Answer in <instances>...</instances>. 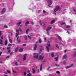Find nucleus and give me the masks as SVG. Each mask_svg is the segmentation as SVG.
Wrapping results in <instances>:
<instances>
[{
    "label": "nucleus",
    "mask_w": 76,
    "mask_h": 76,
    "mask_svg": "<svg viewBox=\"0 0 76 76\" xmlns=\"http://www.w3.org/2000/svg\"><path fill=\"white\" fill-rule=\"evenodd\" d=\"M44 39H45V40H46L47 39V38L46 37H45Z\"/></svg>",
    "instance_id": "nucleus-56"
},
{
    "label": "nucleus",
    "mask_w": 76,
    "mask_h": 76,
    "mask_svg": "<svg viewBox=\"0 0 76 76\" xmlns=\"http://www.w3.org/2000/svg\"><path fill=\"white\" fill-rule=\"evenodd\" d=\"M44 56H43L40 55L39 56V59L40 60H43V58H44Z\"/></svg>",
    "instance_id": "nucleus-6"
},
{
    "label": "nucleus",
    "mask_w": 76,
    "mask_h": 76,
    "mask_svg": "<svg viewBox=\"0 0 76 76\" xmlns=\"http://www.w3.org/2000/svg\"><path fill=\"white\" fill-rule=\"evenodd\" d=\"M29 31V29H27L26 30V33L27 34H28V31Z\"/></svg>",
    "instance_id": "nucleus-31"
},
{
    "label": "nucleus",
    "mask_w": 76,
    "mask_h": 76,
    "mask_svg": "<svg viewBox=\"0 0 76 76\" xmlns=\"http://www.w3.org/2000/svg\"><path fill=\"white\" fill-rule=\"evenodd\" d=\"M74 51H75V52L74 53V54H73L74 56H75L76 55V49H74Z\"/></svg>",
    "instance_id": "nucleus-18"
},
{
    "label": "nucleus",
    "mask_w": 76,
    "mask_h": 76,
    "mask_svg": "<svg viewBox=\"0 0 76 76\" xmlns=\"http://www.w3.org/2000/svg\"><path fill=\"white\" fill-rule=\"evenodd\" d=\"M70 28V26H66V28Z\"/></svg>",
    "instance_id": "nucleus-33"
},
{
    "label": "nucleus",
    "mask_w": 76,
    "mask_h": 76,
    "mask_svg": "<svg viewBox=\"0 0 76 76\" xmlns=\"http://www.w3.org/2000/svg\"><path fill=\"white\" fill-rule=\"evenodd\" d=\"M51 29V27H49L46 30V31L47 32V34L49 36H50V34H49V33L48 32H49V31Z\"/></svg>",
    "instance_id": "nucleus-3"
},
{
    "label": "nucleus",
    "mask_w": 76,
    "mask_h": 76,
    "mask_svg": "<svg viewBox=\"0 0 76 76\" xmlns=\"http://www.w3.org/2000/svg\"><path fill=\"white\" fill-rule=\"evenodd\" d=\"M39 42L40 44H41V43L42 42V41L41 40V39H39Z\"/></svg>",
    "instance_id": "nucleus-30"
},
{
    "label": "nucleus",
    "mask_w": 76,
    "mask_h": 76,
    "mask_svg": "<svg viewBox=\"0 0 76 76\" xmlns=\"http://www.w3.org/2000/svg\"><path fill=\"white\" fill-rule=\"evenodd\" d=\"M57 59H58V57H56L55 58V60L56 61H58V60Z\"/></svg>",
    "instance_id": "nucleus-24"
},
{
    "label": "nucleus",
    "mask_w": 76,
    "mask_h": 76,
    "mask_svg": "<svg viewBox=\"0 0 76 76\" xmlns=\"http://www.w3.org/2000/svg\"><path fill=\"white\" fill-rule=\"evenodd\" d=\"M12 44H9L8 45V46H12Z\"/></svg>",
    "instance_id": "nucleus-58"
},
{
    "label": "nucleus",
    "mask_w": 76,
    "mask_h": 76,
    "mask_svg": "<svg viewBox=\"0 0 76 76\" xmlns=\"http://www.w3.org/2000/svg\"><path fill=\"white\" fill-rule=\"evenodd\" d=\"M1 39H3V37H1Z\"/></svg>",
    "instance_id": "nucleus-62"
},
{
    "label": "nucleus",
    "mask_w": 76,
    "mask_h": 76,
    "mask_svg": "<svg viewBox=\"0 0 76 76\" xmlns=\"http://www.w3.org/2000/svg\"><path fill=\"white\" fill-rule=\"evenodd\" d=\"M23 46H25V47H26V44H23Z\"/></svg>",
    "instance_id": "nucleus-49"
},
{
    "label": "nucleus",
    "mask_w": 76,
    "mask_h": 76,
    "mask_svg": "<svg viewBox=\"0 0 76 76\" xmlns=\"http://www.w3.org/2000/svg\"><path fill=\"white\" fill-rule=\"evenodd\" d=\"M23 75H24V76H26V72H24Z\"/></svg>",
    "instance_id": "nucleus-35"
},
{
    "label": "nucleus",
    "mask_w": 76,
    "mask_h": 76,
    "mask_svg": "<svg viewBox=\"0 0 76 76\" xmlns=\"http://www.w3.org/2000/svg\"><path fill=\"white\" fill-rule=\"evenodd\" d=\"M6 10L5 8H3L2 10V13H4L5 11Z\"/></svg>",
    "instance_id": "nucleus-11"
},
{
    "label": "nucleus",
    "mask_w": 76,
    "mask_h": 76,
    "mask_svg": "<svg viewBox=\"0 0 76 76\" xmlns=\"http://www.w3.org/2000/svg\"><path fill=\"white\" fill-rule=\"evenodd\" d=\"M42 65H41L40 68V71H41V70H42Z\"/></svg>",
    "instance_id": "nucleus-22"
},
{
    "label": "nucleus",
    "mask_w": 76,
    "mask_h": 76,
    "mask_svg": "<svg viewBox=\"0 0 76 76\" xmlns=\"http://www.w3.org/2000/svg\"><path fill=\"white\" fill-rule=\"evenodd\" d=\"M29 24V21H27L25 23V26H26V25H28Z\"/></svg>",
    "instance_id": "nucleus-25"
},
{
    "label": "nucleus",
    "mask_w": 76,
    "mask_h": 76,
    "mask_svg": "<svg viewBox=\"0 0 76 76\" xmlns=\"http://www.w3.org/2000/svg\"><path fill=\"white\" fill-rule=\"evenodd\" d=\"M49 5H51L53 3V1L52 0H48L47 1Z\"/></svg>",
    "instance_id": "nucleus-4"
},
{
    "label": "nucleus",
    "mask_w": 76,
    "mask_h": 76,
    "mask_svg": "<svg viewBox=\"0 0 76 76\" xmlns=\"http://www.w3.org/2000/svg\"><path fill=\"white\" fill-rule=\"evenodd\" d=\"M55 22V20H53L50 23L51 24H53L54 22Z\"/></svg>",
    "instance_id": "nucleus-23"
},
{
    "label": "nucleus",
    "mask_w": 76,
    "mask_h": 76,
    "mask_svg": "<svg viewBox=\"0 0 76 76\" xmlns=\"http://www.w3.org/2000/svg\"><path fill=\"white\" fill-rule=\"evenodd\" d=\"M28 38H29V39H31V37H30L29 35L28 36Z\"/></svg>",
    "instance_id": "nucleus-47"
},
{
    "label": "nucleus",
    "mask_w": 76,
    "mask_h": 76,
    "mask_svg": "<svg viewBox=\"0 0 76 76\" xmlns=\"http://www.w3.org/2000/svg\"><path fill=\"white\" fill-rule=\"evenodd\" d=\"M19 30H16V37H18V35H20V34H19Z\"/></svg>",
    "instance_id": "nucleus-8"
},
{
    "label": "nucleus",
    "mask_w": 76,
    "mask_h": 76,
    "mask_svg": "<svg viewBox=\"0 0 76 76\" xmlns=\"http://www.w3.org/2000/svg\"><path fill=\"white\" fill-rule=\"evenodd\" d=\"M41 47H42V48L40 49V51H42V50L44 49V48H42V46H41Z\"/></svg>",
    "instance_id": "nucleus-28"
},
{
    "label": "nucleus",
    "mask_w": 76,
    "mask_h": 76,
    "mask_svg": "<svg viewBox=\"0 0 76 76\" xmlns=\"http://www.w3.org/2000/svg\"><path fill=\"white\" fill-rule=\"evenodd\" d=\"M48 46H46V48L48 52H49V47H50V43H48L47 44Z\"/></svg>",
    "instance_id": "nucleus-5"
},
{
    "label": "nucleus",
    "mask_w": 76,
    "mask_h": 76,
    "mask_svg": "<svg viewBox=\"0 0 76 76\" xmlns=\"http://www.w3.org/2000/svg\"><path fill=\"white\" fill-rule=\"evenodd\" d=\"M34 50H36V49H37V44H36L35 45V46H34Z\"/></svg>",
    "instance_id": "nucleus-17"
},
{
    "label": "nucleus",
    "mask_w": 76,
    "mask_h": 76,
    "mask_svg": "<svg viewBox=\"0 0 76 76\" xmlns=\"http://www.w3.org/2000/svg\"><path fill=\"white\" fill-rule=\"evenodd\" d=\"M4 76H7V75H4Z\"/></svg>",
    "instance_id": "nucleus-63"
},
{
    "label": "nucleus",
    "mask_w": 76,
    "mask_h": 76,
    "mask_svg": "<svg viewBox=\"0 0 76 76\" xmlns=\"http://www.w3.org/2000/svg\"><path fill=\"white\" fill-rule=\"evenodd\" d=\"M1 31H0V35H1Z\"/></svg>",
    "instance_id": "nucleus-52"
},
{
    "label": "nucleus",
    "mask_w": 76,
    "mask_h": 76,
    "mask_svg": "<svg viewBox=\"0 0 76 76\" xmlns=\"http://www.w3.org/2000/svg\"><path fill=\"white\" fill-rule=\"evenodd\" d=\"M72 66H73V64H72L70 66H68L66 67V69H69V68H70V67H72Z\"/></svg>",
    "instance_id": "nucleus-9"
},
{
    "label": "nucleus",
    "mask_w": 76,
    "mask_h": 76,
    "mask_svg": "<svg viewBox=\"0 0 76 76\" xmlns=\"http://www.w3.org/2000/svg\"><path fill=\"white\" fill-rule=\"evenodd\" d=\"M0 44L1 45L3 44V43H2V42H0Z\"/></svg>",
    "instance_id": "nucleus-55"
},
{
    "label": "nucleus",
    "mask_w": 76,
    "mask_h": 76,
    "mask_svg": "<svg viewBox=\"0 0 76 76\" xmlns=\"http://www.w3.org/2000/svg\"><path fill=\"white\" fill-rule=\"evenodd\" d=\"M10 50H9L8 51V53H10Z\"/></svg>",
    "instance_id": "nucleus-53"
},
{
    "label": "nucleus",
    "mask_w": 76,
    "mask_h": 76,
    "mask_svg": "<svg viewBox=\"0 0 76 76\" xmlns=\"http://www.w3.org/2000/svg\"><path fill=\"white\" fill-rule=\"evenodd\" d=\"M70 41H71V39H69L68 40V42H70Z\"/></svg>",
    "instance_id": "nucleus-54"
},
{
    "label": "nucleus",
    "mask_w": 76,
    "mask_h": 76,
    "mask_svg": "<svg viewBox=\"0 0 76 76\" xmlns=\"http://www.w3.org/2000/svg\"><path fill=\"white\" fill-rule=\"evenodd\" d=\"M33 72L32 73L34 74H35V69H33Z\"/></svg>",
    "instance_id": "nucleus-19"
},
{
    "label": "nucleus",
    "mask_w": 76,
    "mask_h": 76,
    "mask_svg": "<svg viewBox=\"0 0 76 76\" xmlns=\"http://www.w3.org/2000/svg\"><path fill=\"white\" fill-rule=\"evenodd\" d=\"M10 57V56H7V57H6V58H9Z\"/></svg>",
    "instance_id": "nucleus-51"
},
{
    "label": "nucleus",
    "mask_w": 76,
    "mask_h": 76,
    "mask_svg": "<svg viewBox=\"0 0 76 76\" xmlns=\"http://www.w3.org/2000/svg\"><path fill=\"white\" fill-rule=\"evenodd\" d=\"M9 41L11 43H12V40L10 39V38H9Z\"/></svg>",
    "instance_id": "nucleus-34"
},
{
    "label": "nucleus",
    "mask_w": 76,
    "mask_h": 76,
    "mask_svg": "<svg viewBox=\"0 0 76 76\" xmlns=\"http://www.w3.org/2000/svg\"><path fill=\"white\" fill-rule=\"evenodd\" d=\"M57 37H58L59 39V40H60L61 41V37H60V36L57 35Z\"/></svg>",
    "instance_id": "nucleus-12"
},
{
    "label": "nucleus",
    "mask_w": 76,
    "mask_h": 76,
    "mask_svg": "<svg viewBox=\"0 0 76 76\" xmlns=\"http://www.w3.org/2000/svg\"><path fill=\"white\" fill-rule=\"evenodd\" d=\"M0 42H2V40H1V39H0Z\"/></svg>",
    "instance_id": "nucleus-64"
},
{
    "label": "nucleus",
    "mask_w": 76,
    "mask_h": 76,
    "mask_svg": "<svg viewBox=\"0 0 76 76\" xmlns=\"http://www.w3.org/2000/svg\"><path fill=\"white\" fill-rule=\"evenodd\" d=\"M73 11L74 12H76V9H73Z\"/></svg>",
    "instance_id": "nucleus-41"
},
{
    "label": "nucleus",
    "mask_w": 76,
    "mask_h": 76,
    "mask_svg": "<svg viewBox=\"0 0 76 76\" xmlns=\"http://www.w3.org/2000/svg\"><path fill=\"white\" fill-rule=\"evenodd\" d=\"M27 76H31V73L28 74L27 75Z\"/></svg>",
    "instance_id": "nucleus-32"
},
{
    "label": "nucleus",
    "mask_w": 76,
    "mask_h": 76,
    "mask_svg": "<svg viewBox=\"0 0 76 76\" xmlns=\"http://www.w3.org/2000/svg\"><path fill=\"white\" fill-rule=\"evenodd\" d=\"M67 58V55L66 54H65V55H64L62 57V59H64L66 58Z\"/></svg>",
    "instance_id": "nucleus-10"
},
{
    "label": "nucleus",
    "mask_w": 76,
    "mask_h": 76,
    "mask_svg": "<svg viewBox=\"0 0 76 76\" xmlns=\"http://www.w3.org/2000/svg\"><path fill=\"white\" fill-rule=\"evenodd\" d=\"M10 55H12V54H13V52H11L10 53Z\"/></svg>",
    "instance_id": "nucleus-59"
},
{
    "label": "nucleus",
    "mask_w": 76,
    "mask_h": 76,
    "mask_svg": "<svg viewBox=\"0 0 76 76\" xmlns=\"http://www.w3.org/2000/svg\"><path fill=\"white\" fill-rule=\"evenodd\" d=\"M51 55L52 57H54V53L53 52L52 53Z\"/></svg>",
    "instance_id": "nucleus-21"
},
{
    "label": "nucleus",
    "mask_w": 76,
    "mask_h": 76,
    "mask_svg": "<svg viewBox=\"0 0 76 76\" xmlns=\"http://www.w3.org/2000/svg\"><path fill=\"white\" fill-rule=\"evenodd\" d=\"M19 37H18L17 38V41H18V42H20V39H19Z\"/></svg>",
    "instance_id": "nucleus-15"
},
{
    "label": "nucleus",
    "mask_w": 76,
    "mask_h": 76,
    "mask_svg": "<svg viewBox=\"0 0 76 76\" xmlns=\"http://www.w3.org/2000/svg\"><path fill=\"white\" fill-rule=\"evenodd\" d=\"M66 61H64V62H63V64H66Z\"/></svg>",
    "instance_id": "nucleus-38"
},
{
    "label": "nucleus",
    "mask_w": 76,
    "mask_h": 76,
    "mask_svg": "<svg viewBox=\"0 0 76 76\" xmlns=\"http://www.w3.org/2000/svg\"><path fill=\"white\" fill-rule=\"evenodd\" d=\"M11 34L12 36H13V34H12V33H11Z\"/></svg>",
    "instance_id": "nucleus-60"
},
{
    "label": "nucleus",
    "mask_w": 76,
    "mask_h": 76,
    "mask_svg": "<svg viewBox=\"0 0 76 76\" xmlns=\"http://www.w3.org/2000/svg\"><path fill=\"white\" fill-rule=\"evenodd\" d=\"M56 73H57V74H59L60 72V71H56Z\"/></svg>",
    "instance_id": "nucleus-36"
},
{
    "label": "nucleus",
    "mask_w": 76,
    "mask_h": 76,
    "mask_svg": "<svg viewBox=\"0 0 76 76\" xmlns=\"http://www.w3.org/2000/svg\"><path fill=\"white\" fill-rule=\"evenodd\" d=\"M23 50V48H21L20 49L19 51H20V52H22Z\"/></svg>",
    "instance_id": "nucleus-20"
},
{
    "label": "nucleus",
    "mask_w": 76,
    "mask_h": 76,
    "mask_svg": "<svg viewBox=\"0 0 76 76\" xmlns=\"http://www.w3.org/2000/svg\"><path fill=\"white\" fill-rule=\"evenodd\" d=\"M34 57L36 59H38V53H34Z\"/></svg>",
    "instance_id": "nucleus-2"
},
{
    "label": "nucleus",
    "mask_w": 76,
    "mask_h": 76,
    "mask_svg": "<svg viewBox=\"0 0 76 76\" xmlns=\"http://www.w3.org/2000/svg\"><path fill=\"white\" fill-rule=\"evenodd\" d=\"M39 23H40V25L41 26V25H42V24H41V21H39Z\"/></svg>",
    "instance_id": "nucleus-40"
},
{
    "label": "nucleus",
    "mask_w": 76,
    "mask_h": 76,
    "mask_svg": "<svg viewBox=\"0 0 76 76\" xmlns=\"http://www.w3.org/2000/svg\"><path fill=\"white\" fill-rule=\"evenodd\" d=\"M2 54V52H0V56L1 55V54Z\"/></svg>",
    "instance_id": "nucleus-57"
},
{
    "label": "nucleus",
    "mask_w": 76,
    "mask_h": 76,
    "mask_svg": "<svg viewBox=\"0 0 76 76\" xmlns=\"http://www.w3.org/2000/svg\"><path fill=\"white\" fill-rule=\"evenodd\" d=\"M19 31H20L21 32H22V29L20 28H19Z\"/></svg>",
    "instance_id": "nucleus-44"
},
{
    "label": "nucleus",
    "mask_w": 76,
    "mask_h": 76,
    "mask_svg": "<svg viewBox=\"0 0 76 76\" xmlns=\"http://www.w3.org/2000/svg\"><path fill=\"white\" fill-rule=\"evenodd\" d=\"M65 24V22H62L61 23V26H62V25H64Z\"/></svg>",
    "instance_id": "nucleus-27"
},
{
    "label": "nucleus",
    "mask_w": 76,
    "mask_h": 76,
    "mask_svg": "<svg viewBox=\"0 0 76 76\" xmlns=\"http://www.w3.org/2000/svg\"><path fill=\"white\" fill-rule=\"evenodd\" d=\"M43 13H46V12H45V11L44 10L43 11Z\"/></svg>",
    "instance_id": "nucleus-50"
},
{
    "label": "nucleus",
    "mask_w": 76,
    "mask_h": 76,
    "mask_svg": "<svg viewBox=\"0 0 76 76\" xmlns=\"http://www.w3.org/2000/svg\"><path fill=\"white\" fill-rule=\"evenodd\" d=\"M24 38L25 40H26L27 39V36H25Z\"/></svg>",
    "instance_id": "nucleus-29"
},
{
    "label": "nucleus",
    "mask_w": 76,
    "mask_h": 76,
    "mask_svg": "<svg viewBox=\"0 0 76 76\" xmlns=\"http://www.w3.org/2000/svg\"><path fill=\"white\" fill-rule=\"evenodd\" d=\"M26 56H27V54H25L23 55V60L25 61L26 59Z\"/></svg>",
    "instance_id": "nucleus-7"
},
{
    "label": "nucleus",
    "mask_w": 76,
    "mask_h": 76,
    "mask_svg": "<svg viewBox=\"0 0 76 76\" xmlns=\"http://www.w3.org/2000/svg\"><path fill=\"white\" fill-rule=\"evenodd\" d=\"M56 46L57 48H58V45H56Z\"/></svg>",
    "instance_id": "nucleus-48"
},
{
    "label": "nucleus",
    "mask_w": 76,
    "mask_h": 76,
    "mask_svg": "<svg viewBox=\"0 0 76 76\" xmlns=\"http://www.w3.org/2000/svg\"><path fill=\"white\" fill-rule=\"evenodd\" d=\"M18 48H16L15 50V52H16L18 51Z\"/></svg>",
    "instance_id": "nucleus-26"
},
{
    "label": "nucleus",
    "mask_w": 76,
    "mask_h": 76,
    "mask_svg": "<svg viewBox=\"0 0 76 76\" xmlns=\"http://www.w3.org/2000/svg\"><path fill=\"white\" fill-rule=\"evenodd\" d=\"M4 28H7V26H4Z\"/></svg>",
    "instance_id": "nucleus-43"
},
{
    "label": "nucleus",
    "mask_w": 76,
    "mask_h": 76,
    "mask_svg": "<svg viewBox=\"0 0 76 76\" xmlns=\"http://www.w3.org/2000/svg\"><path fill=\"white\" fill-rule=\"evenodd\" d=\"M20 61H18L15 63L16 66H18V64H20Z\"/></svg>",
    "instance_id": "nucleus-14"
},
{
    "label": "nucleus",
    "mask_w": 76,
    "mask_h": 76,
    "mask_svg": "<svg viewBox=\"0 0 76 76\" xmlns=\"http://www.w3.org/2000/svg\"><path fill=\"white\" fill-rule=\"evenodd\" d=\"M55 65L57 67H59L60 65H57V64H55Z\"/></svg>",
    "instance_id": "nucleus-37"
},
{
    "label": "nucleus",
    "mask_w": 76,
    "mask_h": 76,
    "mask_svg": "<svg viewBox=\"0 0 76 76\" xmlns=\"http://www.w3.org/2000/svg\"><path fill=\"white\" fill-rule=\"evenodd\" d=\"M4 73H5V74H7V72H4Z\"/></svg>",
    "instance_id": "nucleus-61"
},
{
    "label": "nucleus",
    "mask_w": 76,
    "mask_h": 76,
    "mask_svg": "<svg viewBox=\"0 0 76 76\" xmlns=\"http://www.w3.org/2000/svg\"><path fill=\"white\" fill-rule=\"evenodd\" d=\"M60 7L59 6H58L56 7L54 9V10L53 11V14H54V15H56V12L57 11H58L59 10H60Z\"/></svg>",
    "instance_id": "nucleus-1"
},
{
    "label": "nucleus",
    "mask_w": 76,
    "mask_h": 76,
    "mask_svg": "<svg viewBox=\"0 0 76 76\" xmlns=\"http://www.w3.org/2000/svg\"><path fill=\"white\" fill-rule=\"evenodd\" d=\"M7 44V40H6L4 42V45H6Z\"/></svg>",
    "instance_id": "nucleus-16"
},
{
    "label": "nucleus",
    "mask_w": 76,
    "mask_h": 76,
    "mask_svg": "<svg viewBox=\"0 0 76 76\" xmlns=\"http://www.w3.org/2000/svg\"><path fill=\"white\" fill-rule=\"evenodd\" d=\"M7 50H10V47H7Z\"/></svg>",
    "instance_id": "nucleus-45"
},
{
    "label": "nucleus",
    "mask_w": 76,
    "mask_h": 76,
    "mask_svg": "<svg viewBox=\"0 0 76 76\" xmlns=\"http://www.w3.org/2000/svg\"><path fill=\"white\" fill-rule=\"evenodd\" d=\"M51 68V66H49L48 68V70L49 69Z\"/></svg>",
    "instance_id": "nucleus-39"
},
{
    "label": "nucleus",
    "mask_w": 76,
    "mask_h": 76,
    "mask_svg": "<svg viewBox=\"0 0 76 76\" xmlns=\"http://www.w3.org/2000/svg\"><path fill=\"white\" fill-rule=\"evenodd\" d=\"M21 22H19L17 23V25L18 26H19L20 25V23H21Z\"/></svg>",
    "instance_id": "nucleus-13"
},
{
    "label": "nucleus",
    "mask_w": 76,
    "mask_h": 76,
    "mask_svg": "<svg viewBox=\"0 0 76 76\" xmlns=\"http://www.w3.org/2000/svg\"><path fill=\"white\" fill-rule=\"evenodd\" d=\"M66 51H67V50H64V53H66Z\"/></svg>",
    "instance_id": "nucleus-46"
},
{
    "label": "nucleus",
    "mask_w": 76,
    "mask_h": 76,
    "mask_svg": "<svg viewBox=\"0 0 76 76\" xmlns=\"http://www.w3.org/2000/svg\"><path fill=\"white\" fill-rule=\"evenodd\" d=\"M7 72L8 73H10V71L7 70Z\"/></svg>",
    "instance_id": "nucleus-42"
}]
</instances>
